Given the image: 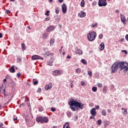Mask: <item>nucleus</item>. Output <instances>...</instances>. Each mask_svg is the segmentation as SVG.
Here are the masks:
<instances>
[{
	"label": "nucleus",
	"mask_w": 128,
	"mask_h": 128,
	"mask_svg": "<svg viewBox=\"0 0 128 128\" xmlns=\"http://www.w3.org/2000/svg\"><path fill=\"white\" fill-rule=\"evenodd\" d=\"M62 54H63V56H64V54H66V52H62Z\"/></svg>",
	"instance_id": "nucleus-60"
},
{
	"label": "nucleus",
	"mask_w": 128,
	"mask_h": 128,
	"mask_svg": "<svg viewBox=\"0 0 128 128\" xmlns=\"http://www.w3.org/2000/svg\"><path fill=\"white\" fill-rule=\"evenodd\" d=\"M112 72H118V62H115L113 64L112 66L111 67Z\"/></svg>",
	"instance_id": "nucleus-4"
},
{
	"label": "nucleus",
	"mask_w": 128,
	"mask_h": 128,
	"mask_svg": "<svg viewBox=\"0 0 128 128\" xmlns=\"http://www.w3.org/2000/svg\"><path fill=\"white\" fill-rule=\"evenodd\" d=\"M66 58H70L71 57H70V55H68V56H67Z\"/></svg>",
	"instance_id": "nucleus-58"
},
{
	"label": "nucleus",
	"mask_w": 128,
	"mask_h": 128,
	"mask_svg": "<svg viewBox=\"0 0 128 128\" xmlns=\"http://www.w3.org/2000/svg\"><path fill=\"white\" fill-rule=\"evenodd\" d=\"M128 114V110L126 109H124V112H123V114Z\"/></svg>",
	"instance_id": "nucleus-35"
},
{
	"label": "nucleus",
	"mask_w": 128,
	"mask_h": 128,
	"mask_svg": "<svg viewBox=\"0 0 128 128\" xmlns=\"http://www.w3.org/2000/svg\"><path fill=\"white\" fill-rule=\"evenodd\" d=\"M102 116H106V110L104 109L102 110Z\"/></svg>",
	"instance_id": "nucleus-19"
},
{
	"label": "nucleus",
	"mask_w": 128,
	"mask_h": 128,
	"mask_svg": "<svg viewBox=\"0 0 128 128\" xmlns=\"http://www.w3.org/2000/svg\"><path fill=\"white\" fill-rule=\"evenodd\" d=\"M118 68L121 70H124V68H126V66L124 65V62H117Z\"/></svg>",
	"instance_id": "nucleus-6"
},
{
	"label": "nucleus",
	"mask_w": 128,
	"mask_h": 128,
	"mask_svg": "<svg viewBox=\"0 0 128 128\" xmlns=\"http://www.w3.org/2000/svg\"><path fill=\"white\" fill-rule=\"evenodd\" d=\"M16 76H17L18 78H20V73H18Z\"/></svg>",
	"instance_id": "nucleus-46"
},
{
	"label": "nucleus",
	"mask_w": 128,
	"mask_h": 128,
	"mask_svg": "<svg viewBox=\"0 0 128 128\" xmlns=\"http://www.w3.org/2000/svg\"><path fill=\"white\" fill-rule=\"evenodd\" d=\"M52 2V0H49V2Z\"/></svg>",
	"instance_id": "nucleus-63"
},
{
	"label": "nucleus",
	"mask_w": 128,
	"mask_h": 128,
	"mask_svg": "<svg viewBox=\"0 0 128 128\" xmlns=\"http://www.w3.org/2000/svg\"><path fill=\"white\" fill-rule=\"evenodd\" d=\"M63 128H70V127L69 126L68 122L65 123L64 125L63 126Z\"/></svg>",
	"instance_id": "nucleus-22"
},
{
	"label": "nucleus",
	"mask_w": 128,
	"mask_h": 128,
	"mask_svg": "<svg viewBox=\"0 0 128 128\" xmlns=\"http://www.w3.org/2000/svg\"><path fill=\"white\" fill-rule=\"evenodd\" d=\"M96 26H98V23H94V24H91V27L92 28H96Z\"/></svg>",
	"instance_id": "nucleus-29"
},
{
	"label": "nucleus",
	"mask_w": 128,
	"mask_h": 128,
	"mask_svg": "<svg viewBox=\"0 0 128 128\" xmlns=\"http://www.w3.org/2000/svg\"><path fill=\"white\" fill-rule=\"evenodd\" d=\"M97 124L98 126H100V124H102V120H99L97 121Z\"/></svg>",
	"instance_id": "nucleus-32"
},
{
	"label": "nucleus",
	"mask_w": 128,
	"mask_h": 128,
	"mask_svg": "<svg viewBox=\"0 0 128 128\" xmlns=\"http://www.w3.org/2000/svg\"><path fill=\"white\" fill-rule=\"evenodd\" d=\"M120 18L121 20V22H122L124 24H126V16H124V14H120Z\"/></svg>",
	"instance_id": "nucleus-7"
},
{
	"label": "nucleus",
	"mask_w": 128,
	"mask_h": 128,
	"mask_svg": "<svg viewBox=\"0 0 128 128\" xmlns=\"http://www.w3.org/2000/svg\"><path fill=\"white\" fill-rule=\"evenodd\" d=\"M96 110H98L100 108V106L97 105L96 106Z\"/></svg>",
	"instance_id": "nucleus-43"
},
{
	"label": "nucleus",
	"mask_w": 128,
	"mask_h": 128,
	"mask_svg": "<svg viewBox=\"0 0 128 128\" xmlns=\"http://www.w3.org/2000/svg\"><path fill=\"white\" fill-rule=\"evenodd\" d=\"M62 12H63V14H66V10H68L67 7H66V4H64L62 5Z\"/></svg>",
	"instance_id": "nucleus-9"
},
{
	"label": "nucleus",
	"mask_w": 128,
	"mask_h": 128,
	"mask_svg": "<svg viewBox=\"0 0 128 128\" xmlns=\"http://www.w3.org/2000/svg\"><path fill=\"white\" fill-rule=\"evenodd\" d=\"M92 92H96V90H98V88H96V87L94 86L92 88Z\"/></svg>",
	"instance_id": "nucleus-27"
},
{
	"label": "nucleus",
	"mask_w": 128,
	"mask_h": 128,
	"mask_svg": "<svg viewBox=\"0 0 128 128\" xmlns=\"http://www.w3.org/2000/svg\"><path fill=\"white\" fill-rule=\"evenodd\" d=\"M58 2H60V4H62V2H64V0H58Z\"/></svg>",
	"instance_id": "nucleus-51"
},
{
	"label": "nucleus",
	"mask_w": 128,
	"mask_h": 128,
	"mask_svg": "<svg viewBox=\"0 0 128 128\" xmlns=\"http://www.w3.org/2000/svg\"><path fill=\"white\" fill-rule=\"evenodd\" d=\"M60 72L58 70H56L54 72H53V74L54 76H58V74H60Z\"/></svg>",
	"instance_id": "nucleus-15"
},
{
	"label": "nucleus",
	"mask_w": 128,
	"mask_h": 128,
	"mask_svg": "<svg viewBox=\"0 0 128 128\" xmlns=\"http://www.w3.org/2000/svg\"><path fill=\"white\" fill-rule=\"evenodd\" d=\"M54 28H56L54 26H50L48 27L47 32H52V30H54Z\"/></svg>",
	"instance_id": "nucleus-10"
},
{
	"label": "nucleus",
	"mask_w": 128,
	"mask_h": 128,
	"mask_svg": "<svg viewBox=\"0 0 128 128\" xmlns=\"http://www.w3.org/2000/svg\"><path fill=\"white\" fill-rule=\"evenodd\" d=\"M122 52H124L125 54H128V52L126 51V50H122Z\"/></svg>",
	"instance_id": "nucleus-37"
},
{
	"label": "nucleus",
	"mask_w": 128,
	"mask_h": 128,
	"mask_svg": "<svg viewBox=\"0 0 128 128\" xmlns=\"http://www.w3.org/2000/svg\"><path fill=\"white\" fill-rule=\"evenodd\" d=\"M98 4L99 6H106L108 3L106 2V0H99Z\"/></svg>",
	"instance_id": "nucleus-5"
},
{
	"label": "nucleus",
	"mask_w": 128,
	"mask_h": 128,
	"mask_svg": "<svg viewBox=\"0 0 128 128\" xmlns=\"http://www.w3.org/2000/svg\"><path fill=\"white\" fill-rule=\"evenodd\" d=\"M52 128H56V127L54 126Z\"/></svg>",
	"instance_id": "nucleus-64"
},
{
	"label": "nucleus",
	"mask_w": 128,
	"mask_h": 128,
	"mask_svg": "<svg viewBox=\"0 0 128 128\" xmlns=\"http://www.w3.org/2000/svg\"><path fill=\"white\" fill-rule=\"evenodd\" d=\"M117 14H118V12H120V10H115Z\"/></svg>",
	"instance_id": "nucleus-57"
},
{
	"label": "nucleus",
	"mask_w": 128,
	"mask_h": 128,
	"mask_svg": "<svg viewBox=\"0 0 128 128\" xmlns=\"http://www.w3.org/2000/svg\"><path fill=\"white\" fill-rule=\"evenodd\" d=\"M88 40L90 42H94L96 38V32L94 31L90 32L87 35Z\"/></svg>",
	"instance_id": "nucleus-2"
},
{
	"label": "nucleus",
	"mask_w": 128,
	"mask_h": 128,
	"mask_svg": "<svg viewBox=\"0 0 128 128\" xmlns=\"http://www.w3.org/2000/svg\"><path fill=\"white\" fill-rule=\"evenodd\" d=\"M81 62H82V64H87L86 61L84 59H82L81 60Z\"/></svg>",
	"instance_id": "nucleus-26"
},
{
	"label": "nucleus",
	"mask_w": 128,
	"mask_h": 128,
	"mask_svg": "<svg viewBox=\"0 0 128 128\" xmlns=\"http://www.w3.org/2000/svg\"><path fill=\"white\" fill-rule=\"evenodd\" d=\"M76 54H82V50H76Z\"/></svg>",
	"instance_id": "nucleus-23"
},
{
	"label": "nucleus",
	"mask_w": 128,
	"mask_h": 128,
	"mask_svg": "<svg viewBox=\"0 0 128 128\" xmlns=\"http://www.w3.org/2000/svg\"><path fill=\"white\" fill-rule=\"evenodd\" d=\"M86 12H84V11H80L78 14V16L79 18H84L86 16Z\"/></svg>",
	"instance_id": "nucleus-12"
},
{
	"label": "nucleus",
	"mask_w": 128,
	"mask_h": 128,
	"mask_svg": "<svg viewBox=\"0 0 128 128\" xmlns=\"http://www.w3.org/2000/svg\"><path fill=\"white\" fill-rule=\"evenodd\" d=\"M90 119H94V116H90Z\"/></svg>",
	"instance_id": "nucleus-55"
},
{
	"label": "nucleus",
	"mask_w": 128,
	"mask_h": 128,
	"mask_svg": "<svg viewBox=\"0 0 128 128\" xmlns=\"http://www.w3.org/2000/svg\"><path fill=\"white\" fill-rule=\"evenodd\" d=\"M81 85L84 86V82H83V81L81 82Z\"/></svg>",
	"instance_id": "nucleus-47"
},
{
	"label": "nucleus",
	"mask_w": 128,
	"mask_h": 128,
	"mask_svg": "<svg viewBox=\"0 0 128 128\" xmlns=\"http://www.w3.org/2000/svg\"><path fill=\"white\" fill-rule=\"evenodd\" d=\"M68 104L70 106V108L73 112H76V110H78V108L82 110L84 108V104L82 103H80L76 100H70Z\"/></svg>",
	"instance_id": "nucleus-1"
},
{
	"label": "nucleus",
	"mask_w": 128,
	"mask_h": 128,
	"mask_svg": "<svg viewBox=\"0 0 128 128\" xmlns=\"http://www.w3.org/2000/svg\"><path fill=\"white\" fill-rule=\"evenodd\" d=\"M50 46H54V39L52 38L50 40Z\"/></svg>",
	"instance_id": "nucleus-20"
},
{
	"label": "nucleus",
	"mask_w": 128,
	"mask_h": 128,
	"mask_svg": "<svg viewBox=\"0 0 128 128\" xmlns=\"http://www.w3.org/2000/svg\"><path fill=\"white\" fill-rule=\"evenodd\" d=\"M54 62V59L52 58H51L49 61L47 62V64L48 66H52V62Z\"/></svg>",
	"instance_id": "nucleus-14"
},
{
	"label": "nucleus",
	"mask_w": 128,
	"mask_h": 128,
	"mask_svg": "<svg viewBox=\"0 0 128 128\" xmlns=\"http://www.w3.org/2000/svg\"><path fill=\"white\" fill-rule=\"evenodd\" d=\"M80 6L82 8H84V0H82L80 3Z\"/></svg>",
	"instance_id": "nucleus-24"
},
{
	"label": "nucleus",
	"mask_w": 128,
	"mask_h": 128,
	"mask_svg": "<svg viewBox=\"0 0 128 128\" xmlns=\"http://www.w3.org/2000/svg\"><path fill=\"white\" fill-rule=\"evenodd\" d=\"M50 12V11H46V13L45 14V16H50V14H48Z\"/></svg>",
	"instance_id": "nucleus-40"
},
{
	"label": "nucleus",
	"mask_w": 128,
	"mask_h": 128,
	"mask_svg": "<svg viewBox=\"0 0 128 128\" xmlns=\"http://www.w3.org/2000/svg\"><path fill=\"white\" fill-rule=\"evenodd\" d=\"M9 70L10 72L14 73L16 71L14 70V66H12L10 67V68L9 69Z\"/></svg>",
	"instance_id": "nucleus-17"
},
{
	"label": "nucleus",
	"mask_w": 128,
	"mask_h": 128,
	"mask_svg": "<svg viewBox=\"0 0 128 128\" xmlns=\"http://www.w3.org/2000/svg\"><path fill=\"white\" fill-rule=\"evenodd\" d=\"M45 20L46 22V20H50V18H45Z\"/></svg>",
	"instance_id": "nucleus-50"
},
{
	"label": "nucleus",
	"mask_w": 128,
	"mask_h": 128,
	"mask_svg": "<svg viewBox=\"0 0 128 128\" xmlns=\"http://www.w3.org/2000/svg\"><path fill=\"white\" fill-rule=\"evenodd\" d=\"M98 88H102V84L99 83L97 84Z\"/></svg>",
	"instance_id": "nucleus-34"
},
{
	"label": "nucleus",
	"mask_w": 128,
	"mask_h": 128,
	"mask_svg": "<svg viewBox=\"0 0 128 128\" xmlns=\"http://www.w3.org/2000/svg\"><path fill=\"white\" fill-rule=\"evenodd\" d=\"M56 14H58L60 12V10H58V8L56 9Z\"/></svg>",
	"instance_id": "nucleus-39"
},
{
	"label": "nucleus",
	"mask_w": 128,
	"mask_h": 128,
	"mask_svg": "<svg viewBox=\"0 0 128 128\" xmlns=\"http://www.w3.org/2000/svg\"><path fill=\"white\" fill-rule=\"evenodd\" d=\"M125 38L127 42H128V34H126L125 36Z\"/></svg>",
	"instance_id": "nucleus-44"
},
{
	"label": "nucleus",
	"mask_w": 128,
	"mask_h": 128,
	"mask_svg": "<svg viewBox=\"0 0 128 128\" xmlns=\"http://www.w3.org/2000/svg\"><path fill=\"white\" fill-rule=\"evenodd\" d=\"M38 84V80H36L35 82H34V86H36Z\"/></svg>",
	"instance_id": "nucleus-36"
},
{
	"label": "nucleus",
	"mask_w": 128,
	"mask_h": 128,
	"mask_svg": "<svg viewBox=\"0 0 128 128\" xmlns=\"http://www.w3.org/2000/svg\"><path fill=\"white\" fill-rule=\"evenodd\" d=\"M48 33H44V34H43V38H48Z\"/></svg>",
	"instance_id": "nucleus-30"
},
{
	"label": "nucleus",
	"mask_w": 128,
	"mask_h": 128,
	"mask_svg": "<svg viewBox=\"0 0 128 128\" xmlns=\"http://www.w3.org/2000/svg\"><path fill=\"white\" fill-rule=\"evenodd\" d=\"M32 60H44V58L38 55H34L32 56Z\"/></svg>",
	"instance_id": "nucleus-8"
},
{
	"label": "nucleus",
	"mask_w": 128,
	"mask_h": 128,
	"mask_svg": "<svg viewBox=\"0 0 128 128\" xmlns=\"http://www.w3.org/2000/svg\"><path fill=\"white\" fill-rule=\"evenodd\" d=\"M59 52L62 53V49H60Z\"/></svg>",
	"instance_id": "nucleus-59"
},
{
	"label": "nucleus",
	"mask_w": 128,
	"mask_h": 128,
	"mask_svg": "<svg viewBox=\"0 0 128 128\" xmlns=\"http://www.w3.org/2000/svg\"><path fill=\"white\" fill-rule=\"evenodd\" d=\"M44 54L46 56H54V54L52 53L50 54V52H46Z\"/></svg>",
	"instance_id": "nucleus-18"
},
{
	"label": "nucleus",
	"mask_w": 128,
	"mask_h": 128,
	"mask_svg": "<svg viewBox=\"0 0 128 128\" xmlns=\"http://www.w3.org/2000/svg\"><path fill=\"white\" fill-rule=\"evenodd\" d=\"M110 124V122L108 121H105L104 122V126H108Z\"/></svg>",
	"instance_id": "nucleus-25"
},
{
	"label": "nucleus",
	"mask_w": 128,
	"mask_h": 128,
	"mask_svg": "<svg viewBox=\"0 0 128 128\" xmlns=\"http://www.w3.org/2000/svg\"><path fill=\"white\" fill-rule=\"evenodd\" d=\"M124 38H122L121 40H120V42H124Z\"/></svg>",
	"instance_id": "nucleus-56"
},
{
	"label": "nucleus",
	"mask_w": 128,
	"mask_h": 128,
	"mask_svg": "<svg viewBox=\"0 0 128 128\" xmlns=\"http://www.w3.org/2000/svg\"><path fill=\"white\" fill-rule=\"evenodd\" d=\"M88 74L89 76L92 78V72L91 71H88Z\"/></svg>",
	"instance_id": "nucleus-28"
},
{
	"label": "nucleus",
	"mask_w": 128,
	"mask_h": 128,
	"mask_svg": "<svg viewBox=\"0 0 128 128\" xmlns=\"http://www.w3.org/2000/svg\"><path fill=\"white\" fill-rule=\"evenodd\" d=\"M100 50H104V42H102L100 45Z\"/></svg>",
	"instance_id": "nucleus-16"
},
{
	"label": "nucleus",
	"mask_w": 128,
	"mask_h": 128,
	"mask_svg": "<svg viewBox=\"0 0 128 128\" xmlns=\"http://www.w3.org/2000/svg\"><path fill=\"white\" fill-rule=\"evenodd\" d=\"M6 12L7 14H10V10H7L6 11Z\"/></svg>",
	"instance_id": "nucleus-49"
},
{
	"label": "nucleus",
	"mask_w": 128,
	"mask_h": 128,
	"mask_svg": "<svg viewBox=\"0 0 128 128\" xmlns=\"http://www.w3.org/2000/svg\"><path fill=\"white\" fill-rule=\"evenodd\" d=\"M36 120L38 122L44 124V122H48V119L46 117L38 116L36 118Z\"/></svg>",
	"instance_id": "nucleus-3"
},
{
	"label": "nucleus",
	"mask_w": 128,
	"mask_h": 128,
	"mask_svg": "<svg viewBox=\"0 0 128 128\" xmlns=\"http://www.w3.org/2000/svg\"><path fill=\"white\" fill-rule=\"evenodd\" d=\"M2 34L0 33V38H2Z\"/></svg>",
	"instance_id": "nucleus-54"
},
{
	"label": "nucleus",
	"mask_w": 128,
	"mask_h": 128,
	"mask_svg": "<svg viewBox=\"0 0 128 128\" xmlns=\"http://www.w3.org/2000/svg\"><path fill=\"white\" fill-rule=\"evenodd\" d=\"M112 112V111H111L110 110H108V112Z\"/></svg>",
	"instance_id": "nucleus-62"
},
{
	"label": "nucleus",
	"mask_w": 128,
	"mask_h": 128,
	"mask_svg": "<svg viewBox=\"0 0 128 128\" xmlns=\"http://www.w3.org/2000/svg\"><path fill=\"white\" fill-rule=\"evenodd\" d=\"M90 112L91 114H92L93 116H96V111L95 108H92L90 110Z\"/></svg>",
	"instance_id": "nucleus-11"
},
{
	"label": "nucleus",
	"mask_w": 128,
	"mask_h": 128,
	"mask_svg": "<svg viewBox=\"0 0 128 128\" xmlns=\"http://www.w3.org/2000/svg\"><path fill=\"white\" fill-rule=\"evenodd\" d=\"M102 38H104V35L102 34H100L98 36V38H100V40H102Z\"/></svg>",
	"instance_id": "nucleus-33"
},
{
	"label": "nucleus",
	"mask_w": 128,
	"mask_h": 128,
	"mask_svg": "<svg viewBox=\"0 0 128 128\" xmlns=\"http://www.w3.org/2000/svg\"><path fill=\"white\" fill-rule=\"evenodd\" d=\"M20 60H22V59H20V58H17V62H20Z\"/></svg>",
	"instance_id": "nucleus-41"
},
{
	"label": "nucleus",
	"mask_w": 128,
	"mask_h": 128,
	"mask_svg": "<svg viewBox=\"0 0 128 128\" xmlns=\"http://www.w3.org/2000/svg\"><path fill=\"white\" fill-rule=\"evenodd\" d=\"M70 86V88H74V84H72V82H71Z\"/></svg>",
	"instance_id": "nucleus-48"
},
{
	"label": "nucleus",
	"mask_w": 128,
	"mask_h": 128,
	"mask_svg": "<svg viewBox=\"0 0 128 128\" xmlns=\"http://www.w3.org/2000/svg\"><path fill=\"white\" fill-rule=\"evenodd\" d=\"M22 50H26V46L24 44L22 43Z\"/></svg>",
	"instance_id": "nucleus-31"
},
{
	"label": "nucleus",
	"mask_w": 128,
	"mask_h": 128,
	"mask_svg": "<svg viewBox=\"0 0 128 128\" xmlns=\"http://www.w3.org/2000/svg\"><path fill=\"white\" fill-rule=\"evenodd\" d=\"M52 87V83H50L49 84H47L45 86V90H50Z\"/></svg>",
	"instance_id": "nucleus-13"
},
{
	"label": "nucleus",
	"mask_w": 128,
	"mask_h": 128,
	"mask_svg": "<svg viewBox=\"0 0 128 128\" xmlns=\"http://www.w3.org/2000/svg\"><path fill=\"white\" fill-rule=\"evenodd\" d=\"M6 82V78H5L3 80V84H4V82Z\"/></svg>",
	"instance_id": "nucleus-53"
},
{
	"label": "nucleus",
	"mask_w": 128,
	"mask_h": 128,
	"mask_svg": "<svg viewBox=\"0 0 128 128\" xmlns=\"http://www.w3.org/2000/svg\"><path fill=\"white\" fill-rule=\"evenodd\" d=\"M68 116H72V112H68Z\"/></svg>",
	"instance_id": "nucleus-42"
},
{
	"label": "nucleus",
	"mask_w": 128,
	"mask_h": 128,
	"mask_svg": "<svg viewBox=\"0 0 128 128\" xmlns=\"http://www.w3.org/2000/svg\"><path fill=\"white\" fill-rule=\"evenodd\" d=\"M42 90V89H40V88H39L38 89V92H40V91Z\"/></svg>",
	"instance_id": "nucleus-52"
},
{
	"label": "nucleus",
	"mask_w": 128,
	"mask_h": 128,
	"mask_svg": "<svg viewBox=\"0 0 128 128\" xmlns=\"http://www.w3.org/2000/svg\"><path fill=\"white\" fill-rule=\"evenodd\" d=\"M103 90H104V92H106V87L104 86Z\"/></svg>",
	"instance_id": "nucleus-45"
},
{
	"label": "nucleus",
	"mask_w": 128,
	"mask_h": 128,
	"mask_svg": "<svg viewBox=\"0 0 128 128\" xmlns=\"http://www.w3.org/2000/svg\"><path fill=\"white\" fill-rule=\"evenodd\" d=\"M76 74H80L82 72V69L80 68H78L76 69Z\"/></svg>",
	"instance_id": "nucleus-21"
},
{
	"label": "nucleus",
	"mask_w": 128,
	"mask_h": 128,
	"mask_svg": "<svg viewBox=\"0 0 128 128\" xmlns=\"http://www.w3.org/2000/svg\"><path fill=\"white\" fill-rule=\"evenodd\" d=\"M18 120V119L16 118L14 119V122H16V120Z\"/></svg>",
	"instance_id": "nucleus-61"
},
{
	"label": "nucleus",
	"mask_w": 128,
	"mask_h": 128,
	"mask_svg": "<svg viewBox=\"0 0 128 128\" xmlns=\"http://www.w3.org/2000/svg\"><path fill=\"white\" fill-rule=\"evenodd\" d=\"M51 110L52 112H56V108L54 107L51 108Z\"/></svg>",
	"instance_id": "nucleus-38"
}]
</instances>
